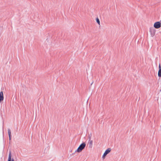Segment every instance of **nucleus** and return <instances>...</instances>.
Segmentation results:
<instances>
[{
	"label": "nucleus",
	"mask_w": 161,
	"mask_h": 161,
	"mask_svg": "<svg viewBox=\"0 0 161 161\" xmlns=\"http://www.w3.org/2000/svg\"><path fill=\"white\" fill-rule=\"evenodd\" d=\"M86 145V144L84 142L82 143L79 146L77 149L75 151V152H81L84 148Z\"/></svg>",
	"instance_id": "nucleus-1"
},
{
	"label": "nucleus",
	"mask_w": 161,
	"mask_h": 161,
	"mask_svg": "<svg viewBox=\"0 0 161 161\" xmlns=\"http://www.w3.org/2000/svg\"><path fill=\"white\" fill-rule=\"evenodd\" d=\"M161 26V23L160 22L158 21L154 23V27L156 29H158Z\"/></svg>",
	"instance_id": "nucleus-2"
},
{
	"label": "nucleus",
	"mask_w": 161,
	"mask_h": 161,
	"mask_svg": "<svg viewBox=\"0 0 161 161\" xmlns=\"http://www.w3.org/2000/svg\"><path fill=\"white\" fill-rule=\"evenodd\" d=\"M111 150L110 148H108L104 153L102 156V158L104 159L105 158V156L110 152Z\"/></svg>",
	"instance_id": "nucleus-3"
},
{
	"label": "nucleus",
	"mask_w": 161,
	"mask_h": 161,
	"mask_svg": "<svg viewBox=\"0 0 161 161\" xmlns=\"http://www.w3.org/2000/svg\"><path fill=\"white\" fill-rule=\"evenodd\" d=\"M149 31L152 35H154L155 33V30L153 28H150Z\"/></svg>",
	"instance_id": "nucleus-4"
},
{
	"label": "nucleus",
	"mask_w": 161,
	"mask_h": 161,
	"mask_svg": "<svg viewBox=\"0 0 161 161\" xmlns=\"http://www.w3.org/2000/svg\"><path fill=\"white\" fill-rule=\"evenodd\" d=\"M159 70L158 73V76L159 77H161V67L160 64H159Z\"/></svg>",
	"instance_id": "nucleus-5"
},
{
	"label": "nucleus",
	"mask_w": 161,
	"mask_h": 161,
	"mask_svg": "<svg viewBox=\"0 0 161 161\" xmlns=\"http://www.w3.org/2000/svg\"><path fill=\"white\" fill-rule=\"evenodd\" d=\"M4 99L3 93V92H0V103Z\"/></svg>",
	"instance_id": "nucleus-6"
},
{
	"label": "nucleus",
	"mask_w": 161,
	"mask_h": 161,
	"mask_svg": "<svg viewBox=\"0 0 161 161\" xmlns=\"http://www.w3.org/2000/svg\"><path fill=\"white\" fill-rule=\"evenodd\" d=\"M92 143L93 141L92 140H89V147L90 148H92Z\"/></svg>",
	"instance_id": "nucleus-7"
},
{
	"label": "nucleus",
	"mask_w": 161,
	"mask_h": 161,
	"mask_svg": "<svg viewBox=\"0 0 161 161\" xmlns=\"http://www.w3.org/2000/svg\"><path fill=\"white\" fill-rule=\"evenodd\" d=\"M11 152H9V155H8V161H11Z\"/></svg>",
	"instance_id": "nucleus-8"
},
{
	"label": "nucleus",
	"mask_w": 161,
	"mask_h": 161,
	"mask_svg": "<svg viewBox=\"0 0 161 161\" xmlns=\"http://www.w3.org/2000/svg\"><path fill=\"white\" fill-rule=\"evenodd\" d=\"M96 19V21L97 22V23L99 25H100V20H99V19L98 18H97Z\"/></svg>",
	"instance_id": "nucleus-9"
},
{
	"label": "nucleus",
	"mask_w": 161,
	"mask_h": 161,
	"mask_svg": "<svg viewBox=\"0 0 161 161\" xmlns=\"http://www.w3.org/2000/svg\"><path fill=\"white\" fill-rule=\"evenodd\" d=\"M8 135H11V132L10 129H8Z\"/></svg>",
	"instance_id": "nucleus-10"
},
{
	"label": "nucleus",
	"mask_w": 161,
	"mask_h": 161,
	"mask_svg": "<svg viewBox=\"0 0 161 161\" xmlns=\"http://www.w3.org/2000/svg\"><path fill=\"white\" fill-rule=\"evenodd\" d=\"M8 136H9V140H11V135H8Z\"/></svg>",
	"instance_id": "nucleus-11"
},
{
	"label": "nucleus",
	"mask_w": 161,
	"mask_h": 161,
	"mask_svg": "<svg viewBox=\"0 0 161 161\" xmlns=\"http://www.w3.org/2000/svg\"><path fill=\"white\" fill-rule=\"evenodd\" d=\"M11 161H14V160L13 158H12L11 160Z\"/></svg>",
	"instance_id": "nucleus-12"
}]
</instances>
